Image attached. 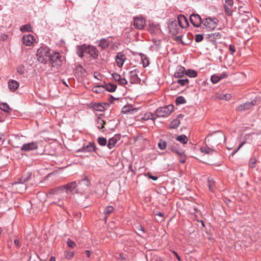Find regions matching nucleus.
<instances>
[{"mask_svg":"<svg viewBox=\"0 0 261 261\" xmlns=\"http://www.w3.org/2000/svg\"><path fill=\"white\" fill-rule=\"evenodd\" d=\"M76 181H72L63 186L51 189L49 191V194L54 195V198L58 199L57 201H54V203L58 206H62L64 204L63 201L67 198L65 196L69 192L73 194L78 193L79 188Z\"/></svg>","mask_w":261,"mask_h":261,"instance_id":"obj_1","label":"nucleus"},{"mask_svg":"<svg viewBox=\"0 0 261 261\" xmlns=\"http://www.w3.org/2000/svg\"><path fill=\"white\" fill-rule=\"evenodd\" d=\"M183 21L186 24L188 23L186 18L184 15H179L177 18V20L172 21L168 26L170 33L172 35L179 34L182 29L185 27L182 23Z\"/></svg>","mask_w":261,"mask_h":261,"instance_id":"obj_2","label":"nucleus"},{"mask_svg":"<svg viewBox=\"0 0 261 261\" xmlns=\"http://www.w3.org/2000/svg\"><path fill=\"white\" fill-rule=\"evenodd\" d=\"M50 50L47 47H40L37 50V60L41 63L46 64L50 56Z\"/></svg>","mask_w":261,"mask_h":261,"instance_id":"obj_3","label":"nucleus"},{"mask_svg":"<svg viewBox=\"0 0 261 261\" xmlns=\"http://www.w3.org/2000/svg\"><path fill=\"white\" fill-rule=\"evenodd\" d=\"M173 110V106L172 105L159 108L155 111L156 118L168 117L172 112Z\"/></svg>","mask_w":261,"mask_h":261,"instance_id":"obj_4","label":"nucleus"},{"mask_svg":"<svg viewBox=\"0 0 261 261\" xmlns=\"http://www.w3.org/2000/svg\"><path fill=\"white\" fill-rule=\"evenodd\" d=\"M64 59V57L60 55L58 52H53L49 58V63L53 67H60Z\"/></svg>","mask_w":261,"mask_h":261,"instance_id":"obj_5","label":"nucleus"},{"mask_svg":"<svg viewBox=\"0 0 261 261\" xmlns=\"http://www.w3.org/2000/svg\"><path fill=\"white\" fill-rule=\"evenodd\" d=\"M261 101V98L256 97L251 102H247L239 105L236 108L237 111H244L251 109L253 106L258 104Z\"/></svg>","mask_w":261,"mask_h":261,"instance_id":"obj_6","label":"nucleus"},{"mask_svg":"<svg viewBox=\"0 0 261 261\" xmlns=\"http://www.w3.org/2000/svg\"><path fill=\"white\" fill-rule=\"evenodd\" d=\"M218 20L216 18L208 17L202 21L204 28L208 30H213L216 28L218 24Z\"/></svg>","mask_w":261,"mask_h":261,"instance_id":"obj_7","label":"nucleus"},{"mask_svg":"<svg viewBox=\"0 0 261 261\" xmlns=\"http://www.w3.org/2000/svg\"><path fill=\"white\" fill-rule=\"evenodd\" d=\"M139 70L134 69L128 71L127 77L131 84H139L141 80L138 76Z\"/></svg>","mask_w":261,"mask_h":261,"instance_id":"obj_8","label":"nucleus"},{"mask_svg":"<svg viewBox=\"0 0 261 261\" xmlns=\"http://www.w3.org/2000/svg\"><path fill=\"white\" fill-rule=\"evenodd\" d=\"M38 148V144L36 142H31L23 144L20 150L23 152H28L36 150Z\"/></svg>","mask_w":261,"mask_h":261,"instance_id":"obj_9","label":"nucleus"},{"mask_svg":"<svg viewBox=\"0 0 261 261\" xmlns=\"http://www.w3.org/2000/svg\"><path fill=\"white\" fill-rule=\"evenodd\" d=\"M225 140V136L222 133H219L217 135H214L208 139L207 141H210L211 143H214L216 145L221 144L222 141Z\"/></svg>","mask_w":261,"mask_h":261,"instance_id":"obj_10","label":"nucleus"},{"mask_svg":"<svg viewBox=\"0 0 261 261\" xmlns=\"http://www.w3.org/2000/svg\"><path fill=\"white\" fill-rule=\"evenodd\" d=\"M31 177V173H30L26 177H22V178L19 179V184H18V187H16V189H21V190H20V192H22L26 190V186L24 185L23 184L28 182Z\"/></svg>","mask_w":261,"mask_h":261,"instance_id":"obj_11","label":"nucleus"},{"mask_svg":"<svg viewBox=\"0 0 261 261\" xmlns=\"http://www.w3.org/2000/svg\"><path fill=\"white\" fill-rule=\"evenodd\" d=\"M134 25L137 29H143L145 26V20L142 17H135L134 20Z\"/></svg>","mask_w":261,"mask_h":261,"instance_id":"obj_12","label":"nucleus"},{"mask_svg":"<svg viewBox=\"0 0 261 261\" xmlns=\"http://www.w3.org/2000/svg\"><path fill=\"white\" fill-rule=\"evenodd\" d=\"M190 19L191 23L195 27H200L201 23V17L198 14H193L190 15Z\"/></svg>","mask_w":261,"mask_h":261,"instance_id":"obj_13","label":"nucleus"},{"mask_svg":"<svg viewBox=\"0 0 261 261\" xmlns=\"http://www.w3.org/2000/svg\"><path fill=\"white\" fill-rule=\"evenodd\" d=\"M221 37L222 35L219 32L212 33L206 35V38L212 42H215L217 40L221 39Z\"/></svg>","mask_w":261,"mask_h":261,"instance_id":"obj_14","label":"nucleus"},{"mask_svg":"<svg viewBox=\"0 0 261 261\" xmlns=\"http://www.w3.org/2000/svg\"><path fill=\"white\" fill-rule=\"evenodd\" d=\"M125 60V55L121 52L118 53L115 58L116 62L119 67H121L123 66Z\"/></svg>","mask_w":261,"mask_h":261,"instance_id":"obj_15","label":"nucleus"},{"mask_svg":"<svg viewBox=\"0 0 261 261\" xmlns=\"http://www.w3.org/2000/svg\"><path fill=\"white\" fill-rule=\"evenodd\" d=\"M78 184L81 189L84 191L86 190L91 186L90 180L86 177L80 181Z\"/></svg>","mask_w":261,"mask_h":261,"instance_id":"obj_16","label":"nucleus"},{"mask_svg":"<svg viewBox=\"0 0 261 261\" xmlns=\"http://www.w3.org/2000/svg\"><path fill=\"white\" fill-rule=\"evenodd\" d=\"M186 74V69L184 67L178 66L174 72V76L175 78L179 79L184 76Z\"/></svg>","mask_w":261,"mask_h":261,"instance_id":"obj_17","label":"nucleus"},{"mask_svg":"<svg viewBox=\"0 0 261 261\" xmlns=\"http://www.w3.org/2000/svg\"><path fill=\"white\" fill-rule=\"evenodd\" d=\"M87 54H89L93 59H95L98 56L99 51L95 47L90 45V47H88Z\"/></svg>","mask_w":261,"mask_h":261,"instance_id":"obj_18","label":"nucleus"},{"mask_svg":"<svg viewBox=\"0 0 261 261\" xmlns=\"http://www.w3.org/2000/svg\"><path fill=\"white\" fill-rule=\"evenodd\" d=\"M23 43L26 46H31L35 41L34 37L31 34L24 35L22 37Z\"/></svg>","mask_w":261,"mask_h":261,"instance_id":"obj_19","label":"nucleus"},{"mask_svg":"<svg viewBox=\"0 0 261 261\" xmlns=\"http://www.w3.org/2000/svg\"><path fill=\"white\" fill-rule=\"evenodd\" d=\"M120 140V137L119 136L115 135L114 137L110 138L107 143V147L109 149H111L113 148L117 142Z\"/></svg>","mask_w":261,"mask_h":261,"instance_id":"obj_20","label":"nucleus"},{"mask_svg":"<svg viewBox=\"0 0 261 261\" xmlns=\"http://www.w3.org/2000/svg\"><path fill=\"white\" fill-rule=\"evenodd\" d=\"M138 111L137 108H133L132 106H125L123 107L121 110V113L123 114H133Z\"/></svg>","mask_w":261,"mask_h":261,"instance_id":"obj_21","label":"nucleus"},{"mask_svg":"<svg viewBox=\"0 0 261 261\" xmlns=\"http://www.w3.org/2000/svg\"><path fill=\"white\" fill-rule=\"evenodd\" d=\"M19 86V83L15 80H12L8 82L9 88L12 92L16 91Z\"/></svg>","mask_w":261,"mask_h":261,"instance_id":"obj_22","label":"nucleus"},{"mask_svg":"<svg viewBox=\"0 0 261 261\" xmlns=\"http://www.w3.org/2000/svg\"><path fill=\"white\" fill-rule=\"evenodd\" d=\"M98 46L101 48L102 49H105L107 48L109 45L110 42L108 39L102 38L100 40L98 41Z\"/></svg>","mask_w":261,"mask_h":261,"instance_id":"obj_23","label":"nucleus"},{"mask_svg":"<svg viewBox=\"0 0 261 261\" xmlns=\"http://www.w3.org/2000/svg\"><path fill=\"white\" fill-rule=\"evenodd\" d=\"M106 121L101 119L100 117H98L97 119V127L99 130H101L102 132L107 130L105 129V125H106Z\"/></svg>","mask_w":261,"mask_h":261,"instance_id":"obj_24","label":"nucleus"},{"mask_svg":"<svg viewBox=\"0 0 261 261\" xmlns=\"http://www.w3.org/2000/svg\"><path fill=\"white\" fill-rule=\"evenodd\" d=\"M139 56L141 59V62L144 67H147L149 64V60L148 57L143 53H140Z\"/></svg>","mask_w":261,"mask_h":261,"instance_id":"obj_25","label":"nucleus"},{"mask_svg":"<svg viewBox=\"0 0 261 261\" xmlns=\"http://www.w3.org/2000/svg\"><path fill=\"white\" fill-rule=\"evenodd\" d=\"M156 118L155 113H152L151 112H147L146 113L144 116L142 117V119L144 120H155Z\"/></svg>","mask_w":261,"mask_h":261,"instance_id":"obj_26","label":"nucleus"},{"mask_svg":"<svg viewBox=\"0 0 261 261\" xmlns=\"http://www.w3.org/2000/svg\"><path fill=\"white\" fill-rule=\"evenodd\" d=\"M117 88V86L115 84L111 83H108L105 85L104 88L108 92H114Z\"/></svg>","mask_w":261,"mask_h":261,"instance_id":"obj_27","label":"nucleus"},{"mask_svg":"<svg viewBox=\"0 0 261 261\" xmlns=\"http://www.w3.org/2000/svg\"><path fill=\"white\" fill-rule=\"evenodd\" d=\"M207 185L210 191L212 192H214L216 189L215 181L213 178H208L207 180Z\"/></svg>","mask_w":261,"mask_h":261,"instance_id":"obj_28","label":"nucleus"},{"mask_svg":"<svg viewBox=\"0 0 261 261\" xmlns=\"http://www.w3.org/2000/svg\"><path fill=\"white\" fill-rule=\"evenodd\" d=\"M170 149L172 152L175 153L177 155L182 154V151H183L182 149L178 148L177 147V145L175 144L172 145L170 147Z\"/></svg>","mask_w":261,"mask_h":261,"instance_id":"obj_29","label":"nucleus"},{"mask_svg":"<svg viewBox=\"0 0 261 261\" xmlns=\"http://www.w3.org/2000/svg\"><path fill=\"white\" fill-rule=\"evenodd\" d=\"M0 109L7 113H10L11 112V109L10 106L6 102H3L0 104Z\"/></svg>","mask_w":261,"mask_h":261,"instance_id":"obj_30","label":"nucleus"},{"mask_svg":"<svg viewBox=\"0 0 261 261\" xmlns=\"http://www.w3.org/2000/svg\"><path fill=\"white\" fill-rule=\"evenodd\" d=\"M87 152H94L95 151L96 146L94 143L89 142L87 145L86 146Z\"/></svg>","mask_w":261,"mask_h":261,"instance_id":"obj_31","label":"nucleus"},{"mask_svg":"<svg viewBox=\"0 0 261 261\" xmlns=\"http://www.w3.org/2000/svg\"><path fill=\"white\" fill-rule=\"evenodd\" d=\"M114 210V208L112 206H108L106 207L105 210V219H106L110 214L113 213Z\"/></svg>","mask_w":261,"mask_h":261,"instance_id":"obj_32","label":"nucleus"},{"mask_svg":"<svg viewBox=\"0 0 261 261\" xmlns=\"http://www.w3.org/2000/svg\"><path fill=\"white\" fill-rule=\"evenodd\" d=\"M176 140L177 141H178L179 142H181L182 144H187L188 139L186 135H181L178 136L176 137Z\"/></svg>","mask_w":261,"mask_h":261,"instance_id":"obj_33","label":"nucleus"},{"mask_svg":"<svg viewBox=\"0 0 261 261\" xmlns=\"http://www.w3.org/2000/svg\"><path fill=\"white\" fill-rule=\"evenodd\" d=\"M200 150L202 152H204L206 154H213V152L215 151V150L214 149L211 148V147H210L208 146L201 147Z\"/></svg>","mask_w":261,"mask_h":261,"instance_id":"obj_34","label":"nucleus"},{"mask_svg":"<svg viewBox=\"0 0 261 261\" xmlns=\"http://www.w3.org/2000/svg\"><path fill=\"white\" fill-rule=\"evenodd\" d=\"M180 124V121L178 119L173 120L170 123L169 127L171 129L176 128Z\"/></svg>","mask_w":261,"mask_h":261,"instance_id":"obj_35","label":"nucleus"},{"mask_svg":"<svg viewBox=\"0 0 261 261\" xmlns=\"http://www.w3.org/2000/svg\"><path fill=\"white\" fill-rule=\"evenodd\" d=\"M185 75L188 76L190 77H195L197 76V72L194 70L189 69L187 71L186 70Z\"/></svg>","mask_w":261,"mask_h":261,"instance_id":"obj_36","label":"nucleus"},{"mask_svg":"<svg viewBox=\"0 0 261 261\" xmlns=\"http://www.w3.org/2000/svg\"><path fill=\"white\" fill-rule=\"evenodd\" d=\"M76 50L79 57L82 58L84 57L83 45L76 46Z\"/></svg>","mask_w":261,"mask_h":261,"instance_id":"obj_37","label":"nucleus"},{"mask_svg":"<svg viewBox=\"0 0 261 261\" xmlns=\"http://www.w3.org/2000/svg\"><path fill=\"white\" fill-rule=\"evenodd\" d=\"M176 82L181 86H188L189 85V81L187 78H185L183 79H179Z\"/></svg>","mask_w":261,"mask_h":261,"instance_id":"obj_38","label":"nucleus"},{"mask_svg":"<svg viewBox=\"0 0 261 261\" xmlns=\"http://www.w3.org/2000/svg\"><path fill=\"white\" fill-rule=\"evenodd\" d=\"M186 102L185 98L181 96H179L176 97L175 100V103L176 105L184 104Z\"/></svg>","mask_w":261,"mask_h":261,"instance_id":"obj_39","label":"nucleus"},{"mask_svg":"<svg viewBox=\"0 0 261 261\" xmlns=\"http://www.w3.org/2000/svg\"><path fill=\"white\" fill-rule=\"evenodd\" d=\"M98 143L102 146L107 145V139L104 137H99L97 139Z\"/></svg>","mask_w":261,"mask_h":261,"instance_id":"obj_40","label":"nucleus"},{"mask_svg":"<svg viewBox=\"0 0 261 261\" xmlns=\"http://www.w3.org/2000/svg\"><path fill=\"white\" fill-rule=\"evenodd\" d=\"M167 144L165 141L161 139L158 143V147L160 149L164 150L166 148Z\"/></svg>","mask_w":261,"mask_h":261,"instance_id":"obj_41","label":"nucleus"},{"mask_svg":"<svg viewBox=\"0 0 261 261\" xmlns=\"http://www.w3.org/2000/svg\"><path fill=\"white\" fill-rule=\"evenodd\" d=\"M211 80L214 84L218 83L221 80L219 75L214 74L211 76Z\"/></svg>","mask_w":261,"mask_h":261,"instance_id":"obj_42","label":"nucleus"},{"mask_svg":"<svg viewBox=\"0 0 261 261\" xmlns=\"http://www.w3.org/2000/svg\"><path fill=\"white\" fill-rule=\"evenodd\" d=\"M31 26L30 24H25L22 25L20 28V30L21 32H30L31 31Z\"/></svg>","mask_w":261,"mask_h":261,"instance_id":"obj_43","label":"nucleus"},{"mask_svg":"<svg viewBox=\"0 0 261 261\" xmlns=\"http://www.w3.org/2000/svg\"><path fill=\"white\" fill-rule=\"evenodd\" d=\"M104 89V86H97L93 88V91L97 93H101L102 90Z\"/></svg>","mask_w":261,"mask_h":261,"instance_id":"obj_44","label":"nucleus"},{"mask_svg":"<svg viewBox=\"0 0 261 261\" xmlns=\"http://www.w3.org/2000/svg\"><path fill=\"white\" fill-rule=\"evenodd\" d=\"M179 156V161L181 163H184L186 160V156L184 151H182V154L178 155Z\"/></svg>","mask_w":261,"mask_h":261,"instance_id":"obj_45","label":"nucleus"},{"mask_svg":"<svg viewBox=\"0 0 261 261\" xmlns=\"http://www.w3.org/2000/svg\"><path fill=\"white\" fill-rule=\"evenodd\" d=\"M117 82L118 83V84H119L121 86H124L128 83V82L124 77H120V80H119V81Z\"/></svg>","mask_w":261,"mask_h":261,"instance_id":"obj_46","label":"nucleus"},{"mask_svg":"<svg viewBox=\"0 0 261 261\" xmlns=\"http://www.w3.org/2000/svg\"><path fill=\"white\" fill-rule=\"evenodd\" d=\"M225 12L228 16L231 15L232 14V7L224 6Z\"/></svg>","mask_w":261,"mask_h":261,"instance_id":"obj_47","label":"nucleus"},{"mask_svg":"<svg viewBox=\"0 0 261 261\" xmlns=\"http://www.w3.org/2000/svg\"><path fill=\"white\" fill-rule=\"evenodd\" d=\"M94 109L97 111H103L104 107L101 104H97L94 106Z\"/></svg>","mask_w":261,"mask_h":261,"instance_id":"obj_48","label":"nucleus"},{"mask_svg":"<svg viewBox=\"0 0 261 261\" xmlns=\"http://www.w3.org/2000/svg\"><path fill=\"white\" fill-rule=\"evenodd\" d=\"M233 5V0H225V4L224 6L232 7Z\"/></svg>","mask_w":261,"mask_h":261,"instance_id":"obj_49","label":"nucleus"},{"mask_svg":"<svg viewBox=\"0 0 261 261\" xmlns=\"http://www.w3.org/2000/svg\"><path fill=\"white\" fill-rule=\"evenodd\" d=\"M112 77L116 82H118L120 80L121 76L117 73H113L112 74Z\"/></svg>","mask_w":261,"mask_h":261,"instance_id":"obj_50","label":"nucleus"},{"mask_svg":"<svg viewBox=\"0 0 261 261\" xmlns=\"http://www.w3.org/2000/svg\"><path fill=\"white\" fill-rule=\"evenodd\" d=\"M203 39V35L202 34H197L195 36V40L197 42H199L201 41Z\"/></svg>","mask_w":261,"mask_h":261,"instance_id":"obj_51","label":"nucleus"},{"mask_svg":"<svg viewBox=\"0 0 261 261\" xmlns=\"http://www.w3.org/2000/svg\"><path fill=\"white\" fill-rule=\"evenodd\" d=\"M67 245L69 247H70L71 248H73L75 246V243L72 241V240L68 239L67 242Z\"/></svg>","mask_w":261,"mask_h":261,"instance_id":"obj_52","label":"nucleus"},{"mask_svg":"<svg viewBox=\"0 0 261 261\" xmlns=\"http://www.w3.org/2000/svg\"><path fill=\"white\" fill-rule=\"evenodd\" d=\"M231 98V95L230 94H226L222 95L221 97V99L228 100Z\"/></svg>","mask_w":261,"mask_h":261,"instance_id":"obj_53","label":"nucleus"},{"mask_svg":"<svg viewBox=\"0 0 261 261\" xmlns=\"http://www.w3.org/2000/svg\"><path fill=\"white\" fill-rule=\"evenodd\" d=\"M255 163H256V160L254 159H251L250 162H249V166L251 168H254L255 167Z\"/></svg>","mask_w":261,"mask_h":261,"instance_id":"obj_54","label":"nucleus"},{"mask_svg":"<svg viewBox=\"0 0 261 261\" xmlns=\"http://www.w3.org/2000/svg\"><path fill=\"white\" fill-rule=\"evenodd\" d=\"M82 45H83L84 54H87L88 48V47H90V45H87L86 44H83Z\"/></svg>","mask_w":261,"mask_h":261,"instance_id":"obj_55","label":"nucleus"},{"mask_svg":"<svg viewBox=\"0 0 261 261\" xmlns=\"http://www.w3.org/2000/svg\"><path fill=\"white\" fill-rule=\"evenodd\" d=\"M137 229L139 231L140 233H139L140 235H141V233H144L145 232L144 228L142 225H139L137 227Z\"/></svg>","mask_w":261,"mask_h":261,"instance_id":"obj_56","label":"nucleus"},{"mask_svg":"<svg viewBox=\"0 0 261 261\" xmlns=\"http://www.w3.org/2000/svg\"><path fill=\"white\" fill-rule=\"evenodd\" d=\"M73 255H74V253L73 252H67V253L66 255V257L67 259H70L73 256Z\"/></svg>","mask_w":261,"mask_h":261,"instance_id":"obj_57","label":"nucleus"},{"mask_svg":"<svg viewBox=\"0 0 261 261\" xmlns=\"http://www.w3.org/2000/svg\"><path fill=\"white\" fill-rule=\"evenodd\" d=\"M17 72L21 74H23L24 73V70L23 67H19L17 68Z\"/></svg>","mask_w":261,"mask_h":261,"instance_id":"obj_58","label":"nucleus"},{"mask_svg":"<svg viewBox=\"0 0 261 261\" xmlns=\"http://www.w3.org/2000/svg\"><path fill=\"white\" fill-rule=\"evenodd\" d=\"M229 49L230 51H231V54H233L236 51V48L234 45H229Z\"/></svg>","mask_w":261,"mask_h":261,"instance_id":"obj_59","label":"nucleus"},{"mask_svg":"<svg viewBox=\"0 0 261 261\" xmlns=\"http://www.w3.org/2000/svg\"><path fill=\"white\" fill-rule=\"evenodd\" d=\"M147 175L149 178L152 179L153 180H156L158 179L157 176L151 175V173L149 172L147 173Z\"/></svg>","mask_w":261,"mask_h":261,"instance_id":"obj_60","label":"nucleus"},{"mask_svg":"<svg viewBox=\"0 0 261 261\" xmlns=\"http://www.w3.org/2000/svg\"><path fill=\"white\" fill-rule=\"evenodd\" d=\"M219 77L220 78V80L225 79L227 77L228 74L225 72H223L221 73L219 75Z\"/></svg>","mask_w":261,"mask_h":261,"instance_id":"obj_61","label":"nucleus"},{"mask_svg":"<svg viewBox=\"0 0 261 261\" xmlns=\"http://www.w3.org/2000/svg\"><path fill=\"white\" fill-rule=\"evenodd\" d=\"M172 253L175 255V256L176 257V258L179 260L181 261V258L180 256L178 255L177 253L175 251H172Z\"/></svg>","mask_w":261,"mask_h":261,"instance_id":"obj_62","label":"nucleus"},{"mask_svg":"<svg viewBox=\"0 0 261 261\" xmlns=\"http://www.w3.org/2000/svg\"><path fill=\"white\" fill-rule=\"evenodd\" d=\"M14 244L17 246V247L19 248L20 247V242L19 240L17 239H16L14 240Z\"/></svg>","mask_w":261,"mask_h":261,"instance_id":"obj_63","label":"nucleus"},{"mask_svg":"<svg viewBox=\"0 0 261 261\" xmlns=\"http://www.w3.org/2000/svg\"><path fill=\"white\" fill-rule=\"evenodd\" d=\"M77 152H87V149L86 148V146H84L82 148L79 149Z\"/></svg>","mask_w":261,"mask_h":261,"instance_id":"obj_64","label":"nucleus"}]
</instances>
